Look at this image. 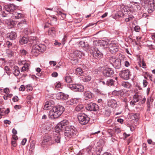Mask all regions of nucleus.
<instances>
[{
    "instance_id": "1",
    "label": "nucleus",
    "mask_w": 155,
    "mask_h": 155,
    "mask_svg": "<svg viewBox=\"0 0 155 155\" xmlns=\"http://www.w3.org/2000/svg\"><path fill=\"white\" fill-rule=\"evenodd\" d=\"M64 107L61 106H57L54 107L50 110L49 114V117L52 119L59 117L64 111Z\"/></svg>"
},
{
    "instance_id": "2",
    "label": "nucleus",
    "mask_w": 155,
    "mask_h": 155,
    "mask_svg": "<svg viewBox=\"0 0 155 155\" xmlns=\"http://www.w3.org/2000/svg\"><path fill=\"white\" fill-rule=\"evenodd\" d=\"M30 40L32 41L30 42H32V43L30 42L31 44H32V49L31 52L32 53L35 54V53H38L39 52H43L44 51L45 49V46L42 44H40L38 45L35 44L36 42V37H31L30 38Z\"/></svg>"
},
{
    "instance_id": "3",
    "label": "nucleus",
    "mask_w": 155,
    "mask_h": 155,
    "mask_svg": "<svg viewBox=\"0 0 155 155\" xmlns=\"http://www.w3.org/2000/svg\"><path fill=\"white\" fill-rule=\"evenodd\" d=\"M78 118L79 123L83 125L87 124L90 120V118L84 113L79 114Z\"/></svg>"
},
{
    "instance_id": "4",
    "label": "nucleus",
    "mask_w": 155,
    "mask_h": 155,
    "mask_svg": "<svg viewBox=\"0 0 155 155\" xmlns=\"http://www.w3.org/2000/svg\"><path fill=\"white\" fill-rule=\"evenodd\" d=\"M110 63L115 68L119 69L121 67L120 60L119 59H116L114 57L110 58L109 60Z\"/></svg>"
},
{
    "instance_id": "5",
    "label": "nucleus",
    "mask_w": 155,
    "mask_h": 155,
    "mask_svg": "<svg viewBox=\"0 0 155 155\" xmlns=\"http://www.w3.org/2000/svg\"><path fill=\"white\" fill-rule=\"evenodd\" d=\"M91 53L96 58H98L102 56L103 54L97 48H94V47L91 48Z\"/></svg>"
},
{
    "instance_id": "6",
    "label": "nucleus",
    "mask_w": 155,
    "mask_h": 155,
    "mask_svg": "<svg viewBox=\"0 0 155 155\" xmlns=\"http://www.w3.org/2000/svg\"><path fill=\"white\" fill-rule=\"evenodd\" d=\"M68 87L74 91H82L84 89V86L82 85L79 84H70Z\"/></svg>"
},
{
    "instance_id": "7",
    "label": "nucleus",
    "mask_w": 155,
    "mask_h": 155,
    "mask_svg": "<svg viewBox=\"0 0 155 155\" xmlns=\"http://www.w3.org/2000/svg\"><path fill=\"white\" fill-rule=\"evenodd\" d=\"M86 109L90 111H96L98 109V107L95 104L91 103L87 105Z\"/></svg>"
},
{
    "instance_id": "8",
    "label": "nucleus",
    "mask_w": 155,
    "mask_h": 155,
    "mask_svg": "<svg viewBox=\"0 0 155 155\" xmlns=\"http://www.w3.org/2000/svg\"><path fill=\"white\" fill-rule=\"evenodd\" d=\"M119 74L122 78L125 80H127L129 78L130 72L128 69L124 70L120 72Z\"/></svg>"
},
{
    "instance_id": "9",
    "label": "nucleus",
    "mask_w": 155,
    "mask_h": 155,
    "mask_svg": "<svg viewBox=\"0 0 155 155\" xmlns=\"http://www.w3.org/2000/svg\"><path fill=\"white\" fill-rule=\"evenodd\" d=\"M114 72L110 68H106L103 71L104 76L106 77H110L114 74Z\"/></svg>"
},
{
    "instance_id": "10",
    "label": "nucleus",
    "mask_w": 155,
    "mask_h": 155,
    "mask_svg": "<svg viewBox=\"0 0 155 155\" xmlns=\"http://www.w3.org/2000/svg\"><path fill=\"white\" fill-rule=\"evenodd\" d=\"M108 48L110 51L111 53H114L118 51V47L117 44L110 42Z\"/></svg>"
},
{
    "instance_id": "11",
    "label": "nucleus",
    "mask_w": 155,
    "mask_h": 155,
    "mask_svg": "<svg viewBox=\"0 0 155 155\" xmlns=\"http://www.w3.org/2000/svg\"><path fill=\"white\" fill-rule=\"evenodd\" d=\"M15 5L13 4H9L4 6L5 10L8 13L13 12L15 8Z\"/></svg>"
},
{
    "instance_id": "12",
    "label": "nucleus",
    "mask_w": 155,
    "mask_h": 155,
    "mask_svg": "<svg viewBox=\"0 0 155 155\" xmlns=\"http://www.w3.org/2000/svg\"><path fill=\"white\" fill-rule=\"evenodd\" d=\"M68 95L62 92H59L56 95L57 98L58 100H66L68 99Z\"/></svg>"
},
{
    "instance_id": "13",
    "label": "nucleus",
    "mask_w": 155,
    "mask_h": 155,
    "mask_svg": "<svg viewBox=\"0 0 155 155\" xmlns=\"http://www.w3.org/2000/svg\"><path fill=\"white\" fill-rule=\"evenodd\" d=\"M110 42L107 41L103 40H100L99 41V43L100 45L104 48H107L108 47L109 45Z\"/></svg>"
},
{
    "instance_id": "14",
    "label": "nucleus",
    "mask_w": 155,
    "mask_h": 155,
    "mask_svg": "<svg viewBox=\"0 0 155 155\" xmlns=\"http://www.w3.org/2000/svg\"><path fill=\"white\" fill-rule=\"evenodd\" d=\"M107 104L109 106L112 107H115L117 106V102L114 99H110L108 101Z\"/></svg>"
},
{
    "instance_id": "15",
    "label": "nucleus",
    "mask_w": 155,
    "mask_h": 155,
    "mask_svg": "<svg viewBox=\"0 0 155 155\" xmlns=\"http://www.w3.org/2000/svg\"><path fill=\"white\" fill-rule=\"evenodd\" d=\"M32 36H31V37ZM29 40V42H30L29 43H30V42L32 43V42H30L29 41H30V38H29V39H28V38L27 37H23L20 40V43L21 44V45H23L25 43H26L28 42V41ZM31 41H32L31 40Z\"/></svg>"
},
{
    "instance_id": "16",
    "label": "nucleus",
    "mask_w": 155,
    "mask_h": 155,
    "mask_svg": "<svg viewBox=\"0 0 155 155\" xmlns=\"http://www.w3.org/2000/svg\"><path fill=\"white\" fill-rule=\"evenodd\" d=\"M12 17L13 18L19 19L24 17V15L21 13L17 12H14L13 13Z\"/></svg>"
},
{
    "instance_id": "17",
    "label": "nucleus",
    "mask_w": 155,
    "mask_h": 155,
    "mask_svg": "<svg viewBox=\"0 0 155 155\" xmlns=\"http://www.w3.org/2000/svg\"><path fill=\"white\" fill-rule=\"evenodd\" d=\"M48 33L49 35H51L52 37H54L56 35V29L54 27L49 28L48 31Z\"/></svg>"
},
{
    "instance_id": "18",
    "label": "nucleus",
    "mask_w": 155,
    "mask_h": 155,
    "mask_svg": "<svg viewBox=\"0 0 155 155\" xmlns=\"http://www.w3.org/2000/svg\"><path fill=\"white\" fill-rule=\"evenodd\" d=\"M112 94L114 95L120 96L122 97L124 94V91L122 90L116 91L114 90L113 91Z\"/></svg>"
},
{
    "instance_id": "19",
    "label": "nucleus",
    "mask_w": 155,
    "mask_h": 155,
    "mask_svg": "<svg viewBox=\"0 0 155 155\" xmlns=\"http://www.w3.org/2000/svg\"><path fill=\"white\" fill-rule=\"evenodd\" d=\"M65 131L67 132H74L75 131L74 127L72 125H68L66 127L65 129Z\"/></svg>"
},
{
    "instance_id": "20",
    "label": "nucleus",
    "mask_w": 155,
    "mask_h": 155,
    "mask_svg": "<svg viewBox=\"0 0 155 155\" xmlns=\"http://www.w3.org/2000/svg\"><path fill=\"white\" fill-rule=\"evenodd\" d=\"M68 121L66 120H64L58 124L61 126L64 129L67 126V125H68Z\"/></svg>"
},
{
    "instance_id": "21",
    "label": "nucleus",
    "mask_w": 155,
    "mask_h": 155,
    "mask_svg": "<svg viewBox=\"0 0 155 155\" xmlns=\"http://www.w3.org/2000/svg\"><path fill=\"white\" fill-rule=\"evenodd\" d=\"M153 99L152 97H149L148 98L147 101V104L148 107H150L153 104Z\"/></svg>"
},
{
    "instance_id": "22",
    "label": "nucleus",
    "mask_w": 155,
    "mask_h": 155,
    "mask_svg": "<svg viewBox=\"0 0 155 155\" xmlns=\"http://www.w3.org/2000/svg\"><path fill=\"white\" fill-rule=\"evenodd\" d=\"M84 96L86 100L90 99L92 97V94L90 92L88 91H85L84 93Z\"/></svg>"
},
{
    "instance_id": "23",
    "label": "nucleus",
    "mask_w": 155,
    "mask_h": 155,
    "mask_svg": "<svg viewBox=\"0 0 155 155\" xmlns=\"http://www.w3.org/2000/svg\"><path fill=\"white\" fill-rule=\"evenodd\" d=\"M79 46L83 48H84L87 49L89 47V45L87 43L86 44L84 41H81L79 43Z\"/></svg>"
},
{
    "instance_id": "24",
    "label": "nucleus",
    "mask_w": 155,
    "mask_h": 155,
    "mask_svg": "<svg viewBox=\"0 0 155 155\" xmlns=\"http://www.w3.org/2000/svg\"><path fill=\"white\" fill-rule=\"evenodd\" d=\"M73 54L75 56L80 58L82 57L83 53L82 52L77 50L74 51Z\"/></svg>"
},
{
    "instance_id": "25",
    "label": "nucleus",
    "mask_w": 155,
    "mask_h": 155,
    "mask_svg": "<svg viewBox=\"0 0 155 155\" xmlns=\"http://www.w3.org/2000/svg\"><path fill=\"white\" fill-rule=\"evenodd\" d=\"M13 70L14 71H13V74L15 76H18L19 75L20 73L19 69L18 68L16 67H15L14 68Z\"/></svg>"
},
{
    "instance_id": "26",
    "label": "nucleus",
    "mask_w": 155,
    "mask_h": 155,
    "mask_svg": "<svg viewBox=\"0 0 155 155\" xmlns=\"http://www.w3.org/2000/svg\"><path fill=\"white\" fill-rule=\"evenodd\" d=\"M114 81L111 79H110L106 81V84L108 86H112L114 85Z\"/></svg>"
},
{
    "instance_id": "27",
    "label": "nucleus",
    "mask_w": 155,
    "mask_h": 155,
    "mask_svg": "<svg viewBox=\"0 0 155 155\" xmlns=\"http://www.w3.org/2000/svg\"><path fill=\"white\" fill-rule=\"evenodd\" d=\"M64 80L67 83H70L72 81L71 77L68 74L66 75L65 77Z\"/></svg>"
},
{
    "instance_id": "28",
    "label": "nucleus",
    "mask_w": 155,
    "mask_h": 155,
    "mask_svg": "<svg viewBox=\"0 0 155 155\" xmlns=\"http://www.w3.org/2000/svg\"><path fill=\"white\" fill-rule=\"evenodd\" d=\"M63 130L64 129L59 124H58L55 127V131L57 133L60 132Z\"/></svg>"
},
{
    "instance_id": "29",
    "label": "nucleus",
    "mask_w": 155,
    "mask_h": 155,
    "mask_svg": "<svg viewBox=\"0 0 155 155\" xmlns=\"http://www.w3.org/2000/svg\"><path fill=\"white\" fill-rule=\"evenodd\" d=\"M9 38L11 40L15 39L17 36L15 32H12L9 34Z\"/></svg>"
},
{
    "instance_id": "30",
    "label": "nucleus",
    "mask_w": 155,
    "mask_h": 155,
    "mask_svg": "<svg viewBox=\"0 0 155 155\" xmlns=\"http://www.w3.org/2000/svg\"><path fill=\"white\" fill-rule=\"evenodd\" d=\"M122 85L125 88H129L130 87L131 85L128 82H123L122 84Z\"/></svg>"
},
{
    "instance_id": "31",
    "label": "nucleus",
    "mask_w": 155,
    "mask_h": 155,
    "mask_svg": "<svg viewBox=\"0 0 155 155\" xmlns=\"http://www.w3.org/2000/svg\"><path fill=\"white\" fill-rule=\"evenodd\" d=\"M91 77L90 75H86L83 78L82 80L84 82H88L91 80Z\"/></svg>"
},
{
    "instance_id": "32",
    "label": "nucleus",
    "mask_w": 155,
    "mask_h": 155,
    "mask_svg": "<svg viewBox=\"0 0 155 155\" xmlns=\"http://www.w3.org/2000/svg\"><path fill=\"white\" fill-rule=\"evenodd\" d=\"M149 12H153L155 8V6L154 5L151 4L149 2L148 3Z\"/></svg>"
},
{
    "instance_id": "33",
    "label": "nucleus",
    "mask_w": 155,
    "mask_h": 155,
    "mask_svg": "<svg viewBox=\"0 0 155 155\" xmlns=\"http://www.w3.org/2000/svg\"><path fill=\"white\" fill-rule=\"evenodd\" d=\"M60 135L59 134H57L54 137V140L57 143L60 142Z\"/></svg>"
},
{
    "instance_id": "34",
    "label": "nucleus",
    "mask_w": 155,
    "mask_h": 155,
    "mask_svg": "<svg viewBox=\"0 0 155 155\" xmlns=\"http://www.w3.org/2000/svg\"><path fill=\"white\" fill-rule=\"evenodd\" d=\"M74 133V132H67L65 131V132L64 133V135L65 137H68L71 138L73 136Z\"/></svg>"
},
{
    "instance_id": "35",
    "label": "nucleus",
    "mask_w": 155,
    "mask_h": 155,
    "mask_svg": "<svg viewBox=\"0 0 155 155\" xmlns=\"http://www.w3.org/2000/svg\"><path fill=\"white\" fill-rule=\"evenodd\" d=\"M84 106L82 104H79L77 105L75 108V110L77 111H80L83 109Z\"/></svg>"
},
{
    "instance_id": "36",
    "label": "nucleus",
    "mask_w": 155,
    "mask_h": 155,
    "mask_svg": "<svg viewBox=\"0 0 155 155\" xmlns=\"http://www.w3.org/2000/svg\"><path fill=\"white\" fill-rule=\"evenodd\" d=\"M140 97L137 94H135L133 97V101L136 103L138 102L140 99Z\"/></svg>"
},
{
    "instance_id": "37",
    "label": "nucleus",
    "mask_w": 155,
    "mask_h": 155,
    "mask_svg": "<svg viewBox=\"0 0 155 155\" xmlns=\"http://www.w3.org/2000/svg\"><path fill=\"white\" fill-rule=\"evenodd\" d=\"M139 116V114L138 113L133 114L131 117V118L132 119L135 120H137L138 119Z\"/></svg>"
},
{
    "instance_id": "38",
    "label": "nucleus",
    "mask_w": 155,
    "mask_h": 155,
    "mask_svg": "<svg viewBox=\"0 0 155 155\" xmlns=\"http://www.w3.org/2000/svg\"><path fill=\"white\" fill-rule=\"evenodd\" d=\"M75 101L74 99H71L67 101L66 102V104L67 105H71L74 104Z\"/></svg>"
},
{
    "instance_id": "39",
    "label": "nucleus",
    "mask_w": 155,
    "mask_h": 155,
    "mask_svg": "<svg viewBox=\"0 0 155 155\" xmlns=\"http://www.w3.org/2000/svg\"><path fill=\"white\" fill-rule=\"evenodd\" d=\"M51 137L48 135H46L44 136L43 137V139H44V142H49L51 140Z\"/></svg>"
},
{
    "instance_id": "40",
    "label": "nucleus",
    "mask_w": 155,
    "mask_h": 155,
    "mask_svg": "<svg viewBox=\"0 0 155 155\" xmlns=\"http://www.w3.org/2000/svg\"><path fill=\"white\" fill-rule=\"evenodd\" d=\"M57 12L58 15L59 16H61L63 19L64 18L66 17V14L62 13L61 11H58Z\"/></svg>"
},
{
    "instance_id": "41",
    "label": "nucleus",
    "mask_w": 155,
    "mask_h": 155,
    "mask_svg": "<svg viewBox=\"0 0 155 155\" xmlns=\"http://www.w3.org/2000/svg\"><path fill=\"white\" fill-rule=\"evenodd\" d=\"M107 133L109 135V137H112L114 135V132L113 130L111 129H108L107 130Z\"/></svg>"
},
{
    "instance_id": "42",
    "label": "nucleus",
    "mask_w": 155,
    "mask_h": 155,
    "mask_svg": "<svg viewBox=\"0 0 155 155\" xmlns=\"http://www.w3.org/2000/svg\"><path fill=\"white\" fill-rule=\"evenodd\" d=\"M140 3L143 6H146L147 5L148 2V0H140Z\"/></svg>"
},
{
    "instance_id": "43",
    "label": "nucleus",
    "mask_w": 155,
    "mask_h": 155,
    "mask_svg": "<svg viewBox=\"0 0 155 155\" xmlns=\"http://www.w3.org/2000/svg\"><path fill=\"white\" fill-rule=\"evenodd\" d=\"M116 15L119 17H122L124 16V15L122 12L120 11L117 13Z\"/></svg>"
},
{
    "instance_id": "44",
    "label": "nucleus",
    "mask_w": 155,
    "mask_h": 155,
    "mask_svg": "<svg viewBox=\"0 0 155 155\" xmlns=\"http://www.w3.org/2000/svg\"><path fill=\"white\" fill-rule=\"evenodd\" d=\"M76 71L78 74L81 75L82 73V69L81 68H76Z\"/></svg>"
},
{
    "instance_id": "45",
    "label": "nucleus",
    "mask_w": 155,
    "mask_h": 155,
    "mask_svg": "<svg viewBox=\"0 0 155 155\" xmlns=\"http://www.w3.org/2000/svg\"><path fill=\"white\" fill-rule=\"evenodd\" d=\"M35 143L34 141H32V143H31L30 145V149L29 151H31L32 152V150H33L35 148Z\"/></svg>"
},
{
    "instance_id": "46",
    "label": "nucleus",
    "mask_w": 155,
    "mask_h": 155,
    "mask_svg": "<svg viewBox=\"0 0 155 155\" xmlns=\"http://www.w3.org/2000/svg\"><path fill=\"white\" fill-rule=\"evenodd\" d=\"M71 63L74 65H75L78 63V60L77 58H73L71 60Z\"/></svg>"
},
{
    "instance_id": "47",
    "label": "nucleus",
    "mask_w": 155,
    "mask_h": 155,
    "mask_svg": "<svg viewBox=\"0 0 155 155\" xmlns=\"http://www.w3.org/2000/svg\"><path fill=\"white\" fill-rule=\"evenodd\" d=\"M102 150V149L101 147L97 148L96 149V152L97 155H100L101 152Z\"/></svg>"
},
{
    "instance_id": "48",
    "label": "nucleus",
    "mask_w": 155,
    "mask_h": 155,
    "mask_svg": "<svg viewBox=\"0 0 155 155\" xmlns=\"http://www.w3.org/2000/svg\"><path fill=\"white\" fill-rule=\"evenodd\" d=\"M26 24V22L25 21V20L24 19L20 22L18 23V26H22L24 24Z\"/></svg>"
},
{
    "instance_id": "49",
    "label": "nucleus",
    "mask_w": 155,
    "mask_h": 155,
    "mask_svg": "<svg viewBox=\"0 0 155 155\" xmlns=\"http://www.w3.org/2000/svg\"><path fill=\"white\" fill-rule=\"evenodd\" d=\"M44 139H43L41 143V146L43 147H45V146L48 145V142H44Z\"/></svg>"
},
{
    "instance_id": "50",
    "label": "nucleus",
    "mask_w": 155,
    "mask_h": 155,
    "mask_svg": "<svg viewBox=\"0 0 155 155\" xmlns=\"http://www.w3.org/2000/svg\"><path fill=\"white\" fill-rule=\"evenodd\" d=\"M6 23L7 24V25H13V22L12 21V20L9 19L8 20H7Z\"/></svg>"
},
{
    "instance_id": "51",
    "label": "nucleus",
    "mask_w": 155,
    "mask_h": 155,
    "mask_svg": "<svg viewBox=\"0 0 155 155\" xmlns=\"http://www.w3.org/2000/svg\"><path fill=\"white\" fill-rule=\"evenodd\" d=\"M8 14V13H6L5 12L3 11L1 13V15L2 17H7Z\"/></svg>"
},
{
    "instance_id": "52",
    "label": "nucleus",
    "mask_w": 155,
    "mask_h": 155,
    "mask_svg": "<svg viewBox=\"0 0 155 155\" xmlns=\"http://www.w3.org/2000/svg\"><path fill=\"white\" fill-rule=\"evenodd\" d=\"M61 86V84L60 82H56L55 84V88H60Z\"/></svg>"
},
{
    "instance_id": "53",
    "label": "nucleus",
    "mask_w": 155,
    "mask_h": 155,
    "mask_svg": "<svg viewBox=\"0 0 155 155\" xmlns=\"http://www.w3.org/2000/svg\"><path fill=\"white\" fill-rule=\"evenodd\" d=\"M8 48H10L12 45V43L9 41H7L6 44Z\"/></svg>"
},
{
    "instance_id": "54",
    "label": "nucleus",
    "mask_w": 155,
    "mask_h": 155,
    "mask_svg": "<svg viewBox=\"0 0 155 155\" xmlns=\"http://www.w3.org/2000/svg\"><path fill=\"white\" fill-rule=\"evenodd\" d=\"M134 30L136 32H139L140 30V27L139 26H136L134 28Z\"/></svg>"
},
{
    "instance_id": "55",
    "label": "nucleus",
    "mask_w": 155,
    "mask_h": 155,
    "mask_svg": "<svg viewBox=\"0 0 155 155\" xmlns=\"http://www.w3.org/2000/svg\"><path fill=\"white\" fill-rule=\"evenodd\" d=\"M21 53L23 55H25L27 54V52L24 49H22L20 50Z\"/></svg>"
},
{
    "instance_id": "56",
    "label": "nucleus",
    "mask_w": 155,
    "mask_h": 155,
    "mask_svg": "<svg viewBox=\"0 0 155 155\" xmlns=\"http://www.w3.org/2000/svg\"><path fill=\"white\" fill-rule=\"evenodd\" d=\"M20 91H24L25 90V87L24 85H21L20 88H19Z\"/></svg>"
},
{
    "instance_id": "57",
    "label": "nucleus",
    "mask_w": 155,
    "mask_h": 155,
    "mask_svg": "<svg viewBox=\"0 0 155 155\" xmlns=\"http://www.w3.org/2000/svg\"><path fill=\"white\" fill-rule=\"evenodd\" d=\"M18 97L17 96H15L12 99V100L14 102H16L18 101Z\"/></svg>"
},
{
    "instance_id": "58",
    "label": "nucleus",
    "mask_w": 155,
    "mask_h": 155,
    "mask_svg": "<svg viewBox=\"0 0 155 155\" xmlns=\"http://www.w3.org/2000/svg\"><path fill=\"white\" fill-rule=\"evenodd\" d=\"M114 130L115 132L117 134L120 133L121 131L120 129L118 127L115 128Z\"/></svg>"
},
{
    "instance_id": "59",
    "label": "nucleus",
    "mask_w": 155,
    "mask_h": 155,
    "mask_svg": "<svg viewBox=\"0 0 155 155\" xmlns=\"http://www.w3.org/2000/svg\"><path fill=\"white\" fill-rule=\"evenodd\" d=\"M6 114V111L3 112L2 111H0V119L2 118V116Z\"/></svg>"
},
{
    "instance_id": "60",
    "label": "nucleus",
    "mask_w": 155,
    "mask_h": 155,
    "mask_svg": "<svg viewBox=\"0 0 155 155\" xmlns=\"http://www.w3.org/2000/svg\"><path fill=\"white\" fill-rule=\"evenodd\" d=\"M143 87H146L147 84V81L146 80H143Z\"/></svg>"
},
{
    "instance_id": "61",
    "label": "nucleus",
    "mask_w": 155,
    "mask_h": 155,
    "mask_svg": "<svg viewBox=\"0 0 155 155\" xmlns=\"http://www.w3.org/2000/svg\"><path fill=\"white\" fill-rule=\"evenodd\" d=\"M147 142L149 144H152L153 145H154L155 144V143L153 142L152 140L151 139H148Z\"/></svg>"
},
{
    "instance_id": "62",
    "label": "nucleus",
    "mask_w": 155,
    "mask_h": 155,
    "mask_svg": "<svg viewBox=\"0 0 155 155\" xmlns=\"http://www.w3.org/2000/svg\"><path fill=\"white\" fill-rule=\"evenodd\" d=\"M143 150H146L147 149L146 144L145 143H143Z\"/></svg>"
},
{
    "instance_id": "63",
    "label": "nucleus",
    "mask_w": 155,
    "mask_h": 155,
    "mask_svg": "<svg viewBox=\"0 0 155 155\" xmlns=\"http://www.w3.org/2000/svg\"><path fill=\"white\" fill-rule=\"evenodd\" d=\"M26 141H27V140L26 139L24 138V139H23L21 142V144L22 145H24L25 144V143L26 142Z\"/></svg>"
},
{
    "instance_id": "64",
    "label": "nucleus",
    "mask_w": 155,
    "mask_h": 155,
    "mask_svg": "<svg viewBox=\"0 0 155 155\" xmlns=\"http://www.w3.org/2000/svg\"><path fill=\"white\" fill-rule=\"evenodd\" d=\"M51 75L53 77H56L58 75V74L56 72H54Z\"/></svg>"
}]
</instances>
